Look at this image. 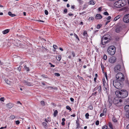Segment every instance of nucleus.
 I'll return each instance as SVG.
<instances>
[{
	"label": "nucleus",
	"instance_id": "nucleus-41",
	"mask_svg": "<svg viewBox=\"0 0 129 129\" xmlns=\"http://www.w3.org/2000/svg\"><path fill=\"white\" fill-rule=\"evenodd\" d=\"M41 104L43 106H44L45 105V103L44 101H41Z\"/></svg>",
	"mask_w": 129,
	"mask_h": 129
},
{
	"label": "nucleus",
	"instance_id": "nucleus-24",
	"mask_svg": "<svg viewBox=\"0 0 129 129\" xmlns=\"http://www.w3.org/2000/svg\"><path fill=\"white\" fill-rule=\"evenodd\" d=\"M95 2L93 0L89 2V3L90 5H94L95 4Z\"/></svg>",
	"mask_w": 129,
	"mask_h": 129
},
{
	"label": "nucleus",
	"instance_id": "nucleus-9",
	"mask_svg": "<svg viewBox=\"0 0 129 129\" xmlns=\"http://www.w3.org/2000/svg\"><path fill=\"white\" fill-rule=\"evenodd\" d=\"M116 57L113 56L110 58L109 61L111 63H113L116 61Z\"/></svg>",
	"mask_w": 129,
	"mask_h": 129
},
{
	"label": "nucleus",
	"instance_id": "nucleus-1",
	"mask_svg": "<svg viewBox=\"0 0 129 129\" xmlns=\"http://www.w3.org/2000/svg\"><path fill=\"white\" fill-rule=\"evenodd\" d=\"M124 83L123 82H120L116 80L111 79L110 80V85L113 86L117 89L121 88L123 86Z\"/></svg>",
	"mask_w": 129,
	"mask_h": 129
},
{
	"label": "nucleus",
	"instance_id": "nucleus-52",
	"mask_svg": "<svg viewBox=\"0 0 129 129\" xmlns=\"http://www.w3.org/2000/svg\"><path fill=\"white\" fill-rule=\"evenodd\" d=\"M126 115L127 118H129V112H128V113H126Z\"/></svg>",
	"mask_w": 129,
	"mask_h": 129
},
{
	"label": "nucleus",
	"instance_id": "nucleus-21",
	"mask_svg": "<svg viewBox=\"0 0 129 129\" xmlns=\"http://www.w3.org/2000/svg\"><path fill=\"white\" fill-rule=\"evenodd\" d=\"M108 125L109 126L111 129H113V125L111 122H109Z\"/></svg>",
	"mask_w": 129,
	"mask_h": 129
},
{
	"label": "nucleus",
	"instance_id": "nucleus-29",
	"mask_svg": "<svg viewBox=\"0 0 129 129\" xmlns=\"http://www.w3.org/2000/svg\"><path fill=\"white\" fill-rule=\"evenodd\" d=\"M5 81L8 84H10V81L9 80L7 79H5Z\"/></svg>",
	"mask_w": 129,
	"mask_h": 129
},
{
	"label": "nucleus",
	"instance_id": "nucleus-31",
	"mask_svg": "<svg viewBox=\"0 0 129 129\" xmlns=\"http://www.w3.org/2000/svg\"><path fill=\"white\" fill-rule=\"evenodd\" d=\"M83 35L86 37L87 36V34L86 31H85L83 33Z\"/></svg>",
	"mask_w": 129,
	"mask_h": 129
},
{
	"label": "nucleus",
	"instance_id": "nucleus-54",
	"mask_svg": "<svg viewBox=\"0 0 129 129\" xmlns=\"http://www.w3.org/2000/svg\"><path fill=\"white\" fill-rule=\"evenodd\" d=\"M45 14L46 15H47L48 14V11L47 10H45Z\"/></svg>",
	"mask_w": 129,
	"mask_h": 129
},
{
	"label": "nucleus",
	"instance_id": "nucleus-37",
	"mask_svg": "<svg viewBox=\"0 0 129 129\" xmlns=\"http://www.w3.org/2000/svg\"><path fill=\"white\" fill-rule=\"evenodd\" d=\"M66 108L70 111H71L72 110L71 108L68 106H66Z\"/></svg>",
	"mask_w": 129,
	"mask_h": 129
},
{
	"label": "nucleus",
	"instance_id": "nucleus-22",
	"mask_svg": "<svg viewBox=\"0 0 129 129\" xmlns=\"http://www.w3.org/2000/svg\"><path fill=\"white\" fill-rule=\"evenodd\" d=\"M121 17V16L120 15H118L114 19V20L115 21H116L118 19H119Z\"/></svg>",
	"mask_w": 129,
	"mask_h": 129
},
{
	"label": "nucleus",
	"instance_id": "nucleus-16",
	"mask_svg": "<svg viewBox=\"0 0 129 129\" xmlns=\"http://www.w3.org/2000/svg\"><path fill=\"white\" fill-rule=\"evenodd\" d=\"M7 107L9 108H11L13 106V104L11 103H9L7 104Z\"/></svg>",
	"mask_w": 129,
	"mask_h": 129
},
{
	"label": "nucleus",
	"instance_id": "nucleus-40",
	"mask_svg": "<svg viewBox=\"0 0 129 129\" xmlns=\"http://www.w3.org/2000/svg\"><path fill=\"white\" fill-rule=\"evenodd\" d=\"M76 124H77V125H76L77 127H76V128H80V124L79 123H77Z\"/></svg>",
	"mask_w": 129,
	"mask_h": 129
},
{
	"label": "nucleus",
	"instance_id": "nucleus-59",
	"mask_svg": "<svg viewBox=\"0 0 129 129\" xmlns=\"http://www.w3.org/2000/svg\"><path fill=\"white\" fill-rule=\"evenodd\" d=\"M102 81H103V85L104 84H104H106V83L105 81V80L104 79H103Z\"/></svg>",
	"mask_w": 129,
	"mask_h": 129
},
{
	"label": "nucleus",
	"instance_id": "nucleus-19",
	"mask_svg": "<svg viewBox=\"0 0 129 129\" xmlns=\"http://www.w3.org/2000/svg\"><path fill=\"white\" fill-rule=\"evenodd\" d=\"M24 68L25 70H26L27 71H29V67H27L26 64L24 65Z\"/></svg>",
	"mask_w": 129,
	"mask_h": 129
},
{
	"label": "nucleus",
	"instance_id": "nucleus-15",
	"mask_svg": "<svg viewBox=\"0 0 129 129\" xmlns=\"http://www.w3.org/2000/svg\"><path fill=\"white\" fill-rule=\"evenodd\" d=\"M120 1L121 2L123 7L125 6L126 4V0H120Z\"/></svg>",
	"mask_w": 129,
	"mask_h": 129
},
{
	"label": "nucleus",
	"instance_id": "nucleus-27",
	"mask_svg": "<svg viewBox=\"0 0 129 129\" xmlns=\"http://www.w3.org/2000/svg\"><path fill=\"white\" fill-rule=\"evenodd\" d=\"M112 120L114 122H116L117 121L115 117L113 116L112 118Z\"/></svg>",
	"mask_w": 129,
	"mask_h": 129
},
{
	"label": "nucleus",
	"instance_id": "nucleus-34",
	"mask_svg": "<svg viewBox=\"0 0 129 129\" xmlns=\"http://www.w3.org/2000/svg\"><path fill=\"white\" fill-rule=\"evenodd\" d=\"M107 111V109L106 108H105L103 110V113H104L105 115L106 114V112Z\"/></svg>",
	"mask_w": 129,
	"mask_h": 129
},
{
	"label": "nucleus",
	"instance_id": "nucleus-56",
	"mask_svg": "<svg viewBox=\"0 0 129 129\" xmlns=\"http://www.w3.org/2000/svg\"><path fill=\"white\" fill-rule=\"evenodd\" d=\"M101 68L102 69V70H103V69L104 68V66L102 62H101Z\"/></svg>",
	"mask_w": 129,
	"mask_h": 129
},
{
	"label": "nucleus",
	"instance_id": "nucleus-25",
	"mask_svg": "<svg viewBox=\"0 0 129 129\" xmlns=\"http://www.w3.org/2000/svg\"><path fill=\"white\" fill-rule=\"evenodd\" d=\"M125 85L129 87V83L127 79H126L125 80Z\"/></svg>",
	"mask_w": 129,
	"mask_h": 129
},
{
	"label": "nucleus",
	"instance_id": "nucleus-30",
	"mask_svg": "<svg viewBox=\"0 0 129 129\" xmlns=\"http://www.w3.org/2000/svg\"><path fill=\"white\" fill-rule=\"evenodd\" d=\"M99 89H98V92L99 93L102 92V88H101V86L100 85L99 86Z\"/></svg>",
	"mask_w": 129,
	"mask_h": 129
},
{
	"label": "nucleus",
	"instance_id": "nucleus-2",
	"mask_svg": "<svg viewBox=\"0 0 129 129\" xmlns=\"http://www.w3.org/2000/svg\"><path fill=\"white\" fill-rule=\"evenodd\" d=\"M115 94L118 97L124 98L126 97L128 95V92L125 90L122 89L119 91H116Z\"/></svg>",
	"mask_w": 129,
	"mask_h": 129
},
{
	"label": "nucleus",
	"instance_id": "nucleus-42",
	"mask_svg": "<svg viewBox=\"0 0 129 129\" xmlns=\"http://www.w3.org/2000/svg\"><path fill=\"white\" fill-rule=\"evenodd\" d=\"M88 108L91 110H92L93 109V106L91 105H89L88 107Z\"/></svg>",
	"mask_w": 129,
	"mask_h": 129
},
{
	"label": "nucleus",
	"instance_id": "nucleus-48",
	"mask_svg": "<svg viewBox=\"0 0 129 129\" xmlns=\"http://www.w3.org/2000/svg\"><path fill=\"white\" fill-rule=\"evenodd\" d=\"M103 14L105 15H108L109 14L108 12L107 11L104 12L103 13Z\"/></svg>",
	"mask_w": 129,
	"mask_h": 129
},
{
	"label": "nucleus",
	"instance_id": "nucleus-62",
	"mask_svg": "<svg viewBox=\"0 0 129 129\" xmlns=\"http://www.w3.org/2000/svg\"><path fill=\"white\" fill-rule=\"evenodd\" d=\"M0 100L3 102H4V97L1 98L0 99Z\"/></svg>",
	"mask_w": 129,
	"mask_h": 129
},
{
	"label": "nucleus",
	"instance_id": "nucleus-5",
	"mask_svg": "<svg viewBox=\"0 0 129 129\" xmlns=\"http://www.w3.org/2000/svg\"><path fill=\"white\" fill-rule=\"evenodd\" d=\"M124 69V66H121L120 65L117 64L114 67V71L115 73H118L123 70Z\"/></svg>",
	"mask_w": 129,
	"mask_h": 129
},
{
	"label": "nucleus",
	"instance_id": "nucleus-36",
	"mask_svg": "<svg viewBox=\"0 0 129 129\" xmlns=\"http://www.w3.org/2000/svg\"><path fill=\"white\" fill-rule=\"evenodd\" d=\"M101 38L103 39H104V40H109V38H107V37H106L104 36H103Z\"/></svg>",
	"mask_w": 129,
	"mask_h": 129
},
{
	"label": "nucleus",
	"instance_id": "nucleus-38",
	"mask_svg": "<svg viewBox=\"0 0 129 129\" xmlns=\"http://www.w3.org/2000/svg\"><path fill=\"white\" fill-rule=\"evenodd\" d=\"M104 36L107 37V38H108L109 39L110 38V36L108 34H106L104 35Z\"/></svg>",
	"mask_w": 129,
	"mask_h": 129
},
{
	"label": "nucleus",
	"instance_id": "nucleus-46",
	"mask_svg": "<svg viewBox=\"0 0 129 129\" xmlns=\"http://www.w3.org/2000/svg\"><path fill=\"white\" fill-rule=\"evenodd\" d=\"M108 126L106 125H104L102 127V129H107Z\"/></svg>",
	"mask_w": 129,
	"mask_h": 129
},
{
	"label": "nucleus",
	"instance_id": "nucleus-23",
	"mask_svg": "<svg viewBox=\"0 0 129 129\" xmlns=\"http://www.w3.org/2000/svg\"><path fill=\"white\" fill-rule=\"evenodd\" d=\"M61 57L60 55H59L58 56H57L56 57V58L57 60H58L59 61H60V60L61 59Z\"/></svg>",
	"mask_w": 129,
	"mask_h": 129
},
{
	"label": "nucleus",
	"instance_id": "nucleus-28",
	"mask_svg": "<svg viewBox=\"0 0 129 129\" xmlns=\"http://www.w3.org/2000/svg\"><path fill=\"white\" fill-rule=\"evenodd\" d=\"M41 77L44 78L49 79V78L48 77V76L47 75H45L44 74L42 75Z\"/></svg>",
	"mask_w": 129,
	"mask_h": 129
},
{
	"label": "nucleus",
	"instance_id": "nucleus-10",
	"mask_svg": "<svg viewBox=\"0 0 129 129\" xmlns=\"http://www.w3.org/2000/svg\"><path fill=\"white\" fill-rule=\"evenodd\" d=\"M22 83L25 85H26L28 86H31L32 85V83L29 82L26 80H23L22 81Z\"/></svg>",
	"mask_w": 129,
	"mask_h": 129
},
{
	"label": "nucleus",
	"instance_id": "nucleus-18",
	"mask_svg": "<svg viewBox=\"0 0 129 129\" xmlns=\"http://www.w3.org/2000/svg\"><path fill=\"white\" fill-rule=\"evenodd\" d=\"M8 14L11 17H13L16 16V15L15 14H12L11 12H8Z\"/></svg>",
	"mask_w": 129,
	"mask_h": 129
},
{
	"label": "nucleus",
	"instance_id": "nucleus-39",
	"mask_svg": "<svg viewBox=\"0 0 129 129\" xmlns=\"http://www.w3.org/2000/svg\"><path fill=\"white\" fill-rule=\"evenodd\" d=\"M103 86H104V87L105 88L106 87H108V85L107 83H106L104 84H104L103 85Z\"/></svg>",
	"mask_w": 129,
	"mask_h": 129
},
{
	"label": "nucleus",
	"instance_id": "nucleus-49",
	"mask_svg": "<svg viewBox=\"0 0 129 129\" xmlns=\"http://www.w3.org/2000/svg\"><path fill=\"white\" fill-rule=\"evenodd\" d=\"M74 36L75 37H76V38L79 41V39L76 34H74Z\"/></svg>",
	"mask_w": 129,
	"mask_h": 129
},
{
	"label": "nucleus",
	"instance_id": "nucleus-33",
	"mask_svg": "<svg viewBox=\"0 0 129 129\" xmlns=\"http://www.w3.org/2000/svg\"><path fill=\"white\" fill-rule=\"evenodd\" d=\"M102 26V25L101 24H98L96 26V28L98 29H99Z\"/></svg>",
	"mask_w": 129,
	"mask_h": 129
},
{
	"label": "nucleus",
	"instance_id": "nucleus-43",
	"mask_svg": "<svg viewBox=\"0 0 129 129\" xmlns=\"http://www.w3.org/2000/svg\"><path fill=\"white\" fill-rule=\"evenodd\" d=\"M107 57L106 54H104L103 56V59L104 60H106L107 59Z\"/></svg>",
	"mask_w": 129,
	"mask_h": 129
},
{
	"label": "nucleus",
	"instance_id": "nucleus-8",
	"mask_svg": "<svg viewBox=\"0 0 129 129\" xmlns=\"http://www.w3.org/2000/svg\"><path fill=\"white\" fill-rule=\"evenodd\" d=\"M123 21L126 23H128L129 22V14L125 15L123 18Z\"/></svg>",
	"mask_w": 129,
	"mask_h": 129
},
{
	"label": "nucleus",
	"instance_id": "nucleus-13",
	"mask_svg": "<svg viewBox=\"0 0 129 129\" xmlns=\"http://www.w3.org/2000/svg\"><path fill=\"white\" fill-rule=\"evenodd\" d=\"M102 16L100 14H97L95 17V18L97 19H100L102 18Z\"/></svg>",
	"mask_w": 129,
	"mask_h": 129
},
{
	"label": "nucleus",
	"instance_id": "nucleus-45",
	"mask_svg": "<svg viewBox=\"0 0 129 129\" xmlns=\"http://www.w3.org/2000/svg\"><path fill=\"white\" fill-rule=\"evenodd\" d=\"M85 116L86 118L88 119L89 118L88 116H89V114L88 113H86L85 115Z\"/></svg>",
	"mask_w": 129,
	"mask_h": 129
},
{
	"label": "nucleus",
	"instance_id": "nucleus-55",
	"mask_svg": "<svg viewBox=\"0 0 129 129\" xmlns=\"http://www.w3.org/2000/svg\"><path fill=\"white\" fill-rule=\"evenodd\" d=\"M79 118H78V116L77 118V120H76V123L77 124V123H79Z\"/></svg>",
	"mask_w": 129,
	"mask_h": 129
},
{
	"label": "nucleus",
	"instance_id": "nucleus-61",
	"mask_svg": "<svg viewBox=\"0 0 129 129\" xmlns=\"http://www.w3.org/2000/svg\"><path fill=\"white\" fill-rule=\"evenodd\" d=\"M64 12L65 13H66L67 12V9H65L64 10Z\"/></svg>",
	"mask_w": 129,
	"mask_h": 129
},
{
	"label": "nucleus",
	"instance_id": "nucleus-35",
	"mask_svg": "<svg viewBox=\"0 0 129 129\" xmlns=\"http://www.w3.org/2000/svg\"><path fill=\"white\" fill-rule=\"evenodd\" d=\"M22 67V66H19V67H17L16 69H17L20 72L21 70V67Z\"/></svg>",
	"mask_w": 129,
	"mask_h": 129
},
{
	"label": "nucleus",
	"instance_id": "nucleus-64",
	"mask_svg": "<svg viewBox=\"0 0 129 129\" xmlns=\"http://www.w3.org/2000/svg\"><path fill=\"white\" fill-rule=\"evenodd\" d=\"M102 9V7H99L98 8V10L99 11H101Z\"/></svg>",
	"mask_w": 129,
	"mask_h": 129
},
{
	"label": "nucleus",
	"instance_id": "nucleus-47",
	"mask_svg": "<svg viewBox=\"0 0 129 129\" xmlns=\"http://www.w3.org/2000/svg\"><path fill=\"white\" fill-rule=\"evenodd\" d=\"M94 19V18L93 17H89V21L91 20H92Z\"/></svg>",
	"mask_w": 129,
	"mask_h": 129
},
{
	"label": "nucleus",
	"instance_id": "nucleus-11",
	"mask_svg": "<svg viewBox=\"0 0 129 129\" xmlns=\"http://www.w3.org/2000/svg\"><path fill=\"white\" fill-rule=\"evenodd\" d=\"M122 29V28L121 26L118 25L116 27L115 31L116 33H118L120 32Z\"/></svg>",
	"mask_w": 129,
	"mask_h": 129
},
{
	"label": "nucleus",
	"instance_id": "nucleus-51",
	"mask_svg": "<svg viewBox=\"0 0 129 129\" xmlns=\"http://www.w3.org/2000/svg\"><path fill=\"white\" fill-rule=\"evenodd\" d=\"M54 75L56 76H60V74L58 73H55Z\"/></svg>",
	"mask_w": 129,
	"mask_h": 129
},
{
	"label": "nucleus",
	"instance_id": "nucleus-44",
	"mask_svg": "<svg viewBox=\"0 0 129 129\" xmlns=\"http://www.w3.org/2000/svg\"><path fill=\"white\" fill-rule=\"evenodd\" d=\"M98 93V92L97 91L95 92H94L93 93H92V95L96 96Z\"/></svg>",
	"mask_w": 129,
	"mask_h": 129
},
{
	"label": "nucleus",
	"instance_id": "nucleus-58",
	"mask_svg": "<svg viewBox=\"0 0 129 129\" xmlns=\"http://www.w3.org/2000/svg\"><path fill=\"white\" fill-rule=\"evenodd\" d=\"M108 87L105 88V89H104V90L106 92H107L108 89Z\"/></svg>",
	"mask_w": 129,
	"mask_h": 129
},
{
	"label": "nucleus",
	"instance_id": "nucleus-26",
	"mask_svg": "<svg viewBox=\"0 0 129 129\" xmlns=\"http://www.w3.org/2000/svg\"><path fill=\"white\" fill-rule=\"evenodd\" d=\"M58 113V111L57 110H55L54 113L53 115L54 117H56Z\"/></svg>",
	"mask_w": 129,
	"mask_h": 129
},
{
	"label": "nucleus",
	"instance_id": "nucleus-57",
	"mask_svg": "<svg viewBox=\"0 0 129 129\" xmlns=\"http://www.w3.org/2000/svg\"><path fill=\"white\" fill-rule=\"evenodd\" d=\"M99 121L97 120L95 122V124L96 125H98L99 124Z\"/></svg>",
	"mask_w": 129,
	"mask_h": 129
},
{
	"label": "nucleus",
	"instance_id": "nucleus-7",
	"mask_svg": "<svg viewBox=\"0 0 129 129\" xmlns=\"http://www.w3.org/2000/svg\"><path fill=\"white\" fill-rule=\"evenodd\" d=\"M120 0L116 2L114 4V6L117 8H120L122 7V4L121 3Z\"/></svg>",
	"mask_w": 129,
	"mask_h": 129
},
{
	"label": "nucleus",
	"instance_id": "nucleus-14",
	"mask_svg": "<svg viewBox=\"0 0 129 129\" xmlns=\"http://www.w3.org/2000/svg\"><path fill=\"white\" fill-rule=\"evenodd\" d=\"M124 109L126 113L129 112V105H126L124 107Z\"/></svg>",
	"mask_w": 129,
	"mask_h": 129
},
{
	"label": "nucleus",
	"instance_id": "nucleus-3",
	"mask_svg": "<svg viewBox=\"0 0 129 129\" xmlns=\"http://www.w3.org/2000/svg\"><path fill=\"white\" fill-rule=\"evenodd\" d=\"M116 80L120 82H123L125 80V77L124 75L121 73H118L116 76Z\"/></svg>",
	"mask_w": 129,
	"mask_h": 129
},
{
	"label": "nucleus",
	"instance_id": "nucleus-63",
	"mask_svg": "<svg viewBox=\"0 0 129 129\" xmlns=\"http://www.w3.org/2000/svg\"><path fill=\"white\" fill-rule=\"evenodd\" d=\"M72 55L73 56V57H74L75 56V54L74 53V52H72Z\"/></svg>",
	"mask_w": 129,
	"mask_h": 129
},
{
	"label": "nucleus",
	"instance_id": "nucleus-60",
	"mask_svg": "<svg viewBox=\"0 0 129 129\" xmlns=\"http://www.w3.org/2000/svg\"><path fill=\"white\" fill-rule=\"evenodd\" d=\"M111 18V16H109L107 18V19L108 20H110Z\"/></svg>",
	"mask_w": 129,
	"mask_h": 129
},
{
	"label": "nucleus",
	"instance_id": "nucleus-4",
	"mask_svg": "<svg viewBox=\"0 0 129 129\" xmlns=\"http://www.w3.org/2000/svg\"><path fill=\"white\" fill-rule=\"evenodd\" d=\"M115 47L114 46H110L107 50L108 53L111 55H114L115 53Z\"/></svg>",
	"mask_w": 129,
	"mask_h": 129
},
{
	"label": "nucleus",
	"instance_id": "nucleus-20",
	"mask_svg": "<svg viewBox=\"0 0 129 129\" xmlns=\"http://www.w3.org/2000/svg\"><path fill=\"white\" fill-rule=\"evenodd\" d=\"M42 125L45 128H46L47 127V124L46 122H43L42 123Z\"/></svg>",
	"mask_w": 129,
	"mask_h": 129
},
{
	"label": "nucleus",
	"instance_id": "nucleus-53",
	"mask_svg": "<svg viewBox=\"0 0 129 129\" xmlns=\"http://www.w3.org/2000/svg\"><path fill=\"white\" fill-rule=\"evenodd\" d=\"M15 123L16 124L18 125L19 124L20 122L19 120H18L15 121Z\"/></svg>",
	"mask_w": 129,
	"mask_h": 129
},
{
	"label": "nucleus",
	"instance_id": "nucleus-50",
	"mask_svg": "<svg viewBox=\"0 0 129 129\" xmlns=\"http://www.w3.org/2000/svg\"><path fill=\"white\" fill-rule=\"evenodd\" d=\"M15 116L14 115H11V116L10 117V118L11 119H14L15 118Z\"/></svg>",
	"mask_w": 129,
	"mask_h": 129
},
{
	"label": "nucleus",
	"instance_id": "nucleus-6",
	"mask_svg": "<svg viewBox=\"0 0 129 129\" xmlns=\"http://www.w3.org/2000/svg\"><path fill=\"white\" fill-rule=\"evenodd\" d=\"M119 97L115 98L113 100V103L115 105L117 106H120L121 105V103L122 102V101L119 98Z\"/></svg>",
	"mask_w": 129,
	"mask_h": 129
},
{
	"label": "nucleus",
	"instance_id": "nucleus-12",
	"mask_svg": "<svg viewBox=\"0 0 129 129\" xmlns=\"http://www.w3.org/2000/svg\"><path fill=\"white\" fill-rule=\"evenodd\" d=\"M110 41V40H106L103 39L101 38V44L102 45H104L106 43H107Z\"/></svg>",
	"mask_w": 129,
	"mask_h": 129
},
{
	"label": "nucleus",
	"instance_id": "nucleus-32",
	"mask_svg": "<svg viewBox=\"0 0 129 129\" xmlns=\"http://www.w3.org/2000/svg\"><path fill=\"white\" fill-rule=\"evenodd\" d=\"M99 86L98 85L97 86L95 87L93 89V91H95L97 90L98 89H99Z\"/></svg>",
	"mask_w": 129,
	"mask_h": 129
},
{
	"label": "nucleus",
	"instance_id": "nucleus-17",
	"mask_svg": "<svg viewBox=\"0 0 129 129\" xmlns=\"http://www.w3.org/2000/svg\"><path fill=\"white\" fill-rule=\"evenodd\" d=\"M10 29H6L2 31V33L4 34H5L8 33Z\"/></svg>",
	"mask_w": 129,
	"mask_h": 129
}]
</instances>
